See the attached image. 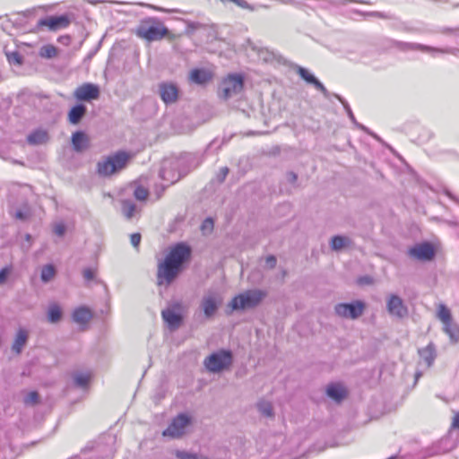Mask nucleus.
Here are the masks:
<instances>
[{"instance_id":"f704fd0d","label":"nucleus","mask_w":459,"mask_h":459,"mask_svg":"<svg viewBox=\"0 0 459 459\" xmlns=\"http://www.w3.org/2000/svg\"><path fill=\"white\" fill-rule=\"evenodd\" d=\"M175 455L178 459H209L205 455H198L195 453H190L184 450H176Z\"/></svg>"},{"instance_id":"c85d7f7f","label":"nucleus","mask_w":459,"mask_h":459,"mask_svg":"<svg viewBox=\"0 0 459 459\" xmlns=\"http://www.w3.org/2000/svg\"><path fill=\"white\" fill-rule=\"evenodd\" d=\"M121 209L124 216L127 220H131L137 212L136 204L131 200H123L121 203Z\"/></svg>"},{"instance_id":"680f3d73","label":"nucleus","mask_w":459,"mask_h":459,"mask_svg":"<svg viewBox=\"0 0 459 459\" xmlns=\"http://www.w3.org/2000/svg\"><path fill=\"white\" fill-rule=\"evenodd\" d=\"M420 377H421V373H420V372H416V373H415V380H416V381H417Z\"/></svg>"},{"instance_id":"9d476101","label":"nucleus","mask_w":459,"mask_h":459,"mask_svg":"<svg viewBox=\"0 0 459 459\" xmlns=\"http://www.w3.org/2000/svg\"><path fill=\"white\" fill-rule=\"evenodd\" d=\"M180 308L181 305L176 303L161 311L162 319L171 332L178 330L183 324L184 317L179 312Z\"/></svg>"},{"instance_id":"4be33fe9","label":"nucleus","mask_w":459,"mask_h":459,"mask_svg":"<svg viewBox=\"0 0 459 459\" xmlns=\"http://www.w3.org/2000/svg\"><path fill=\"white\" fill-rule=\"evenodd\" d=\"M87 113V107L82 103L75 104L68 112V120L72 125L79 124Z\"/></svg>"},{"instance_id":"20e7f679","label":"nucleus","mask_w":459,"mask_h":459,"mask_svg":"<svg viewBox=\"0 0 459 459\" xmlns=\"http://www.w3.org/2000/svg\"><path fill=\"white\" fill-rule=\"evenodd\" d=\"M234 361V356L230 350L221 349L211 353L204 359V365L211 373H221L229 369Z\"/></svg>"},{"instance_id":"de8ad7c7","label":"nucleus","mask_w":459,"mask_h":459,"mask_svg":"<svg viewBox=\"0 0 459 459\" xmlns=\"http://www.w3.org/2000/svg\"><path fill=\"white\" fill-rule=\"evenodd\" d=\"M12 268L10 266H5L0 270V285H3L7 281L9 275L11 274Z\"/></svg>"},{"instance_id":"5fc2aeb1","label":"nucleus","mask_w":459,"mask_h":459,"mask_svg":"<svg viewBox=\"0 0 459 459\" xmlns=\"http://www.w3.org/2000/svg\"><path fill=\"white\" fill-rule=\"evenodd\" d=\"M265 263H266V265H267L269 268L273 269V268H274V267H275L276 263H277L276 257H275L274 255H268V256L266 257V259H265Z\"/></svg>"},{"instance_id":"4c0bfd02","label":"nucleus","mask_w":459,"mask_h":459,"mask_svg":"<svg viewBox=\"0 0 459 459\" xmlns=\"http://www.w3.org/2000/svg\"><path fill=\"white\" fill-rule=\"evenodd\" d=\"M23 402L26 405H36L39 403V394L37 391H31L29 392L24 399Z\"/></svg>"},{"instance_id":"13d9d810","label":"nucleus","mask_w":459,"mask_h":459,"mask_svg":"<svg viewBox=\"0 0 459 459\" xmlns=\"http://www.w3.org/2000/svg\"><path fill=\"white\" fill-rule=\"evenodd\" d=\"M187 28L194 30L199 28V23L195 22H187Z\"/></svg>"},{"instance_id":"b1692460","label":"nucleus","mask_w":459,"mask_h":459,"mask_svg":"<svg viewBox=\"0 0 459 459\" xmlns=\"http://www.w3.org/2000/svg\"><path fill=\"white\" fill-rule=\"evenodd\" d=\"M72 144L75 152H81L89 147V139L84 132L76 131L72 135Z\"/></svg>"},{"instance_id":"a878e982","label":"nucleus","mask_w":459,"mask_h":459,"mask_svg":"<svg viewBox=\"0 0 459 459\" xmlns=\"http://www.w3.org/2000/svg\"><path fill=\"white\" fill-rule=\"evenodd\" d=\"M333 96L334 98H336L343 106L346 113H347V116L349 117V118L351 119V121L359 129L365 131V132H368V128L366 126H364L363 125H360L357 122L356 118H355V116L349 105V103L346 101L345 99H343L342 96H340L339 94L337 93H333Z\"/></svg>"},{"instance_id":"7ed1b4c3","label":"nucleus","mask_w":459,"mask_h":459,"mask_svg":"<svg viewBox=\"0 0 459 459\" xmlns=\"http://www.w3.org/2000/svg\"><path fill=\"white\" fill-rule=\"evenodd\" d=\"M131 155L124 151L106 157L97 164V172L101 177H109L117 174L126 168Z\"/></svg>"},{"instance_id":"e433bc0d","label":"nucleus","mask_w":459,"mask_h":459,"mask_svg":"<svg viewBox=\"0 0 459 459\" xmlns=\"http://www.w3.org/2000/svg\"><path fill=\"white\" fill-rule=\"evenodd\" d=\"M14 218L16 220H19V221H26L27 220L30 219V217L31 216V212H30V207H28L27 205L23 206L22 208L21 209H18L15 213H14Z\"/></svg>"},{"instance_id":"2f4dec72","label":"nucleus","mask_w":459,"mask_h":459,"mask_svg":"<svg viewBox=\"0 0 459 459\" xmlns=\"http://www.w3.org/2000/svg\"><path fill=\"white\" fill-rule=\"evenodd\" d=\"M159 176L161 179L169 182L170 184L176 183L180 178V175H176L175 173L170 175V170L163 165L160 170Z\"/></svg>"},{"instance_id":"f03ea898","label":"nucleus","mask_w":459,"mask_h":459,"mask_svg":"<svg viewBox=\"0 0 459 459\" xmlns=\"http://www.w3.org/2000/svg\"><path fill=\"white\" fill-rule=\"evenodd\" d=\"M267 297V291L260 289L247 290L236 295L228 304L231 311L253 309Z\"/></svg>"},{"instance_id":"c756f323","label":"nucleus","mask_w":459,"mask_h":459,"mask_svg":"<svg viewBox=\"0 0 459 459\" xmlns=\"http://www.w3.org/2000/svg\"><path fill=\"white\" fill-rule=\"evenodd\" d=\"M256 408L262 416L266 418H273L274 411L272 403L261 400L256 403Z\"/></svg>"},{"instance_id":"864d4df0","label":"nucleus","mask_w":459,"mask_h":459,"mask_svg":"<svg viewBox=\"0 0 459 459\" xmlns=\"http://www.w3.org/2000/svg\"><path fill=\"white\" fill-rule=\"evenodd\" d=\"M82 275H83L85 280L91 281V280H93L95 278V272L91 268H85L82 271Z\"/></svg>"},{"instance_id":"09e8293b","label":"nucleus","mask_w":459,"mask_h":459,"mask_svg":"<svg viewBox=\"0 0 459 459\" xmlns=\"http://www.w3.org/2000/svg\"><path fill=\"white\" fill-rule=\"evenodd\" d=\"M220 1L223 4L231 2L244 9H251V10L253 9L246 0H220Z\"/></svg>"},{"instance_id":"473e14b6","label":"nucleus","mask_w":459,"mask_h":459,"mask_svg":"<svg viewBox=\"0 0 459 459\" xmlns=\"http://www.w3.org/2000/svg\"><path fill=\"white\" fill-rule=\"evenodd\" d=\"M437 317L446 325H450L452 321V316L450 310L444 304L439 305L437 310Z\"/></svg>"},{"instance_id":"a211bd4d","label":"nucleus","mask_w":459,"mask_h":459,"mask_svg":"<svg viewBox=\"0 0 459 459\" xmlns=\"http://www.w3.org/2000/svg\"><path fill=\"white\" fill-rule=\"evenodd\" d=\"M326 395L336 403L343 401L348 392L341 383H330L325 389Z\"/></svg>"},{"instance_id":"72a5a7b5","label":"nucleus","mask_w":459,"mask_h":459,"mask_svg":"<svg viewBox=\"0 0 459 459\" xmlns=\"http://www.w3.org/2000/svg\"><path fill=\"white\" fill-rule=\"evenodd\" d=\"M175 455L178 459H209L205 455H198L195 453H190L184 450H176Z\"/></svg>"},{"instance_id":"49530a36","label":"nucleus","mask_w":459,"mask_h":459,"mask_svg":"<svg viewBox=\"0 0 459 459\" xmlns=\"http://www.w3.org/2000/svg\"><path fill=\"white\" fill-rule=\"evenodd\" d=\"M310 84H312L317 91H319L325 99L330 97L331 93L317 78H316L315 81H313Z\"/></svg>"},{"instance_id":"338daca9","label":"nucleus","mask_w":459,"mask_h":459,"mask_svg":"<svg viewBox=\"0 0 459 459\" xmlns=\"http://www.w3.org/2000/svg\"><path fill=\"white\" fill-rule=\"evenodd\" d=\"M62 39H63V41H65V39H66V40L68 39V37H65V38H64V39H63V37H60V40H62Z\"/></svg>"},{"instance_id":"3c124183","label":"nucleus","mask_w":459,"mask_h":459,"mask_svg":"<svg viewBox=\"0 0 459 459\" xmlns=\"http://www.w3.org/2000/svg\"><path fill=\"white\" fill-rule=\"evenodd\" d=\"M142 236L140 233H133L130 236L131 244L134 247L137 248L140 245Z\"/></svg>"},{"instance_id":"dca6fc26","label":"nucleus","mask_w":459,"mask_h":459,"mask_svg":"<svg viewBox=\"0 0 459 459\" xmlns=\"http://www.w3.org/2000/svg\"><path fill=\"white\" fill-rule=\"evenodd\" d=\"M100 87L93 83H83L74 91V97L79 101H91L100 97Z\"/></svg>"},{"instance_id":"5701e85b","label":"nucleus","mask_w":459,"mask_h":459,"mask_svg":"<svg viewBox=\"0 0 459 459\" xmlns=\"http://www.w3.org/2000/svg\"><path fill=\"white\" fill-rule=\"evenodd\" d=\"M190 80L196 84H205L212 78L211 72L203 68H195L190 72Z\"/></svg>"},{"instance_id":"423d86ee","label":"nucleus","mask_w":459,"mask_h":459,"mask_svg":"<svg viewBox=\"0 0 459 459\" xmlns=\"http://www.w3.org/2000/svg\"><path fill=\"white\" fill-rule=\"evenodd\" d=\"M182 268L178 264H173L168 258H164L162 262L158 264L157 271V284L158 285H170L182 272Z\"/></svg>"},{"instance_id":"7c9ffc66","label":"nucleus","mask_w":459,"mask_h":459,"mask_svg":"<svg viewBox=\"0 0 459 459\" xmlns=\"http://www.w3.org/2000/svg\"><path fill=\"white\" fill-rule=\"evenodd\" d=\"M56 268L53 264H48L42 267L40 278L43 282H48L56 275Z\"/></svg>"},{"instance_id":"f3484780","label":"nucleus","mask_w":459,"mask_h":459,"mask_svg":"<svg viewBox=\"0 0 459 459\" xmlns=\"http://www.w3.org/2000/svg\"><path fill=\"white\" fill-rule=\"evenodd\" d=\"M393 45L402 51H412V50H420L423 52H428L430 54L436 53H446L447 51L442 48H433L422 44L418 43H408L403 41H393Z\"/></svg>"},{"instance_id":"cd10ccee","label":"nucleus","mask_w":459,"mask_h":459,"mask_svg":"<svg viewBox=\"0 0 459 459\" xmlns=\"http://www.w3.org/2000/svg\"><path fill=\"white\" fill-rule=\"evenodd\" d=\"M63 316V311L56 303L50 304L48 308V320L51 324L58 323Z\"/></svg>"},{"instance_id":"2eb2a0df","label":"nucleus","mask_w":459,"mask_h":459,"mask_svg":"<svg viewBox=\"0 0 459 459\" xmlns=\"http://www.w3.org/2000/svg\"><path fill=\"white\" fill-rule=\"evenodd\" d=\"M221 303V297L217 293L210 291L203 297L200 307L204 311L205 317L211 318L217 312Z\"/></svg>"},{"instance_id":"c9c22d12","label":"nucleus","mask_w":459,"mask_h":459,"mask_svg":"<svg viewBox=\"0 0 459 459\" xmlns=\"http://www.w3.org/2000/svg\"><path fill=\"white\" fill-rule=\"evenodd\" d=\"M8 62L11 65H22L23 57L18 51L5 52Z\"/></svg>"},{"instance_id":"37998d69","label":"nucleus","mask_w":459,"mask_h":459,"mask_svg":"<svg viewBox=\"0 0 459 459\" xmlns=\"http://www.w3.org/2000/svg\"><path fill=\"white\" fill-rule=\"evenodd\" d=\"M298 74L304 81L309 84L316 78L314 74H310L307 69L301 66H299Z\"/></svg>"},{"instance_id":"0e129e2a","label":"nucleus","mask_w":459,"mask_h":459,"mask_svg":"<svg viewBox=\"0 0 459 459\" xmlns=\"http://www.w3.org/2000/svg\"><path fill=\"white\" fill-rule=\"evenodd\" d=\"M30 238H31V236H30V234H27V235H26V239H27V240L30 239Z\"/></svg>"},{"instance_id":"4468645a","label":"nucleus","mask_w":459,"mask_h":459,"mask_svg":"<svg viewBox=\"0 0 459 459\" xmlns=\"http://www.w3.org/2000/svg\"><path fill=\"white\" fill-rule=\"evenodd\" d=\"M408 255L420 261H431L436 255V250L431 243L422 242L409 248Z\"/></svg>"},{"instance_id":"58836bf2","label":"nucleus","mask_w":459,"mask_h":459,"mask_svg":"<svg viewBox=\"0 0 459 459\" xmlns=\"http://www.w3.org/2000/svg\"><path fill=\"white\" fill-rule=\"evenodd\" d=\"M139 4L141 6H145V7L151 8L152 10L162 12V13H185L183 11H181L179 9H167V8H163V7H160V6L153 5V4H143V3H141Z\"/></svg>"},{"instance_id":"79ce46f5","label":"nucleus","mask_w":459,"mask_h":459,"mask_svg":"<svg viewBox=\"0 0 459 459\" xmlns=\"http://www.w3.org/2000/svg\"><path fill=\"white\" fill-rule=\"evenodd\" d=\"M57 54L56 48L51 45L44 46L40 50V55L43 57L52 58Z\"/></svg>"},{"instance_id":"6e6552de","label":"nucleus","mask_w":459,"mask_h":459,"mask_svg":"<svg viewBox=\"0 0 459 459\" xmlns=\"http://www.w3.org/2000/svg\"><path fill=\"white\" fill-rule=\"evenodd\" d=\"M365 309V303L356 300L350 303H339L334 307L335 313L344 318L357 319Z\"/></svg>"},{"instance_id":"aec40b11","label":"nucleus","mask_w":459,"mask_h":459,"mask_svg":"<svg viewBox=\"0 0 459 459\" xmlns=\"http://www.w3.org/2000/svg\"><path fill=\"white\" fill-rule=\"evenodd\" d=\"M29 340V333L26 329L20 328L12 345V351L19 355L23 351Z\"/></svg>"},{"instance_id":"6ab92c4d","label":"nucleus","mask_w":459,"mask_h":459,"mask_svg":"<svg viewBox=\"0 0 459 459\" xmlns=\"http://www.w3.org/2000/svg\"><path fill=\"white\" fill-rule=\"evenodd\" d=\"M92 316L93 315L91 310L85 306H81L75 308L72 315L74 322L81 325H88V323L91 320Z\"/></svg>"},{"instance_id":"69168bd1","label":"nucleus","mask_w":459,"mask_h":459,"mask_svg":"<svg viewBox=\"0 0 459 459\" xmlns=\"http://www.w3.org/2000/svg\"><path fill=\"white\" fill-rule=\"evenodd\" d=\"M62 39H63V41H65V39H66V40L68 39V37H65V38H64V39H63V37H60V40H62Z\"/></svg>"},{"instance_id":"a18cd8bd","label":"nucleus","mask_w":459,"mask_h":459,"mask_svg":"<svg viewBox=\"0 0 459 459\" xmlns=\"http://www.w3.org/2000/svg\"><path fill=\"white\" fill-rule=\"evenodd\" d=\"M310 84H312L317 91H319L325 99L330 97L331 93L317 78H316L315 81H313Z\"/></svg>"},{"instance_id":"052dcab7","label":"nucleus","mask_w":459,"mask_h":459,"mask_svg":"<svg viewBox=\"0 0 459 459\" xmlns=\"http://www.w3.org/2000/svg\"><path fill=\"white\" fill-rule=\"evenodd\" d=\"M361 281H365L366 283H369L370 282V279L368 277H364L362 279H360Z\"/></svg>"},{"instance_id":"f8f14e48","label":"nucleus","mask_w":459,"mask_h":459,"mask_svg":"<svg viewBox=\"0 0 459 459\" xmlns=\"http://www.w3.org/2000/svg\"><path fill=\"white\" fill-rule=\"evenodd\" d=\"M158 93L161 100L168 106L178 101L179 88L175 82L168 81L161 82L158 84Z\"/></svg>"},{"instance_id":"1a4fd4ad","label":"nucleus","mask_w":459,"mask_h":459,"mask_svg":"<svg viewBox=\"0 0 459 459\" xmlns=\"http://www.w3.org/2000/svg\"><path fill=\"white\" fill-rule=\"evenodd\" d=\"M192 249L190 246L185 242H179L170 248L165 257L183 269L184 264L190 259Z\"/></svg>"},{"instance_id":"6e6d98bb","label":"nucleus","mask_w":459,"mask_h":459,"mask_svg":"<svg viewBox=\"0 0 459 459\" xmlns=\"http://www.w3.org/2000/svg\"><path fill=\"white\" fill-rule=\"evenodd\" d=\"M287 178H288L289 182L295 183L296 180L298 179V176L295 172L290 171V172H288Z\"/></svg>"},{"instance_id":"412c9836","label":"nucleus","mask_w":459,"mask_h":459,"mask_svg":"<svg viewBox=\"0 0 459 459\" xmlns=\"http://www.w3.org/2000/svg\"><path fill=\"white\" fill-rule=\"evenodd\" d=\"M418 352L427 368H430L434 364L437 358V351L432 342L429 343L425 348L420 349Z\"/></svg>"},{"instance_id":"ddd939ff","label":"nucleus","mask_w":459,"mask_h":459,"mask_svg":"<svg viewBox=\"0 0 459 459\" xmlns=\"http://www.w3.org/2000/svg\"><path fill=\"white\" fill-rule=\"evenodd\" d=\"M386 310L390 316L403 319L409 314L403 299L396 294H390L386 299Z\"/></svg>"},{"instance_id":"0eeeda50","label":"nucleus","mask_w":459,"mask_h":459,"mask_svg":"<svg viewBox=\"0 0 459 459\" xmlns=\"http://www.w3.org/2000/svg\"><path fill=\"white\" fill-rule=\"evenodd\" d=\"M191 421L190 416L186 413H179L163 430L162 435L171 438H180L185 435L186 429L191 424Z\"/></svg>"},{"instance_id":"bb28decb","label":"nucleus","mask_w":459,"mask_h":459,"mask_svg":"<svg viewBox=\"0 0 459 459\" xmlns=\"http://www.w3.org/2000/svg\"><path fill=\"white\" fill-rule=\"evenodd\" d=\"M351 240L348 237L335 235L331 238L330 247L334 251H339L351 244Z\"/></svg>"},{"instance_id":"774afa93","label":"nucleus","mask_w":459,"mask_h":459,"mask_svg":"<svg viewBox=\"0 0 459 459\" xmlns=\"http://www.w3.org/2000/svg\"><path fill=\"white\" fill-rule=\"evenodd\" d=\"M62 39H63V41H65V39H66V40L68 39V37H65V38H64V39H63V37H60V40H62Z\"/></svg>"},{"instance_id":"bf43d9fd","label":"nucleus","mask_w":459,"mask_h":459,"mask_svg":"<svg viewBox=\"0 0 459 459\" xmlns=\"http://www.w3.org/2000/svg\"><path fill=\"white\" fill-rule=\"evenodd\" d=\"M453 427L459 429V412L455 416L453 420Z\"/></svg>"},{"instance_id":"393cba45","label":"nucleus","mask_w":459,"mask_h":459,"mask_svg":"<svg viewBox=\"0 0 459 459\" xmlns=\"http://www.w3.org/2000/svg\"><path fill=\"white\" fill-rule=\"evenodd\" d=\"M49 140L48 133L44 129H36L27 136V142L30 145H39L48 143Z\"/></svg>"},{"instance_id":"603ef678","label":"nucleus","mask_w":459,"mask_h":459,"mask_svg":"<svg viewBox=\"0 0 459 459\" xmlns=\"http://www.w3.org/2000/svg\"><path fill=\"white\" fill-rule=\"evenodd\" d=\"M229 169L227 167L221 168L219 173L217 174V179L220 183L223 182L226 177L229 174Z\"/></svg>"},{"instance_id":"f257e3e1","label":"nucleus","mask_w":459,"mask_h":459,"mask_svg":"<svg viewBox=\"0 0 459 459\" xmlns=\"http://www.w3.org/2000/svg\"><path fill=\"white\" fill-rule=\"evenodd\" d=\"M135 35L148 42L160 41L170 35V30L157 17L143 19L135 29Z\"/></svg>"},{"instance_id":"a19ab883","label":"nucleus","mask_w":459,"mask_h":459,"mask_svg":"<svg viewBox=\"0 0 459 459\" xmlns=\"http://www.w3.org/2000/svg\"><path fill=\"white\" fill-rule=\"evenodd\" d=\"M148 195H149V191L142 186H136L134 191V196L135 197V199H137L139 201H145L147 199Z\"/></svg>"},{"instance_id":"8fccbe9b","label":"nucleus","mask_w":459,"mask_h":459,"mask_svg":"<svg viewBox=\"0 0 459 459\" xmlns=\"http://www.w3.org/2000/svg\"><path fill=\"white\" fill-rule=\"evenodd\" d=\"M53 231L56 236L63 237L65 234L66 227L63 222H59L55 224Z\"/></svg>"},{"instance_id":"4d7b16f0","label":"nucleus","mask_w":459,"mask_h":459,"mask_svg":"<svg viewBox=\"0 0 459 459\" xmlns=\"http://www.w3.org/2000/svg\"><path fill=\"white\" fill-rule=\"evenodd\" d=\"M114 453H115V451H114L113 447L110 446V447H108V451L107 455L104 457H102L101 459H111L114 455Z\"/></svg>"},{"instance_id":"c03bdc74","label":"nucleus","mask_w":459,"mask_h":459,"mask_svg":"<svg viewBox=\"0 0 459 459\" xmlns=\"http://www.w3.org/2000/svg\"><path fill=\"white\" fill-rule=\"evenodd\" d=\"M214 221L211 217L206 218L201 225V230L204 235L209 234L212 231Z\"/></svg>"},{"instance_id":"39448f33","label":"nucleus","mask_w":459,"mask_h":459,"mask_svg":"<svg viewBox=\"0 0 459 459\" xmlns=\"http://www.w3.org/2000/svg\"><path fill=\"white\" fill-rule=\"evenodd\" d=\"M243 88L244 77L241 74H232L221 82L219 96L226 100L239 94Z\"/></svg>"},{"instance_id":"ea45409f","label":"nucleus","mask_w":459,"mask_h":459,"mask_svg":"<svg viewBox=\"0 0 459 459\" xmlns=\"http://www.w3.org/2000/svg\"><path fill=\"white\" fill-rule=\"evenodd\" d=\"M74 383L77 386L84 388L88 385L90 381V377L85 374H76L74 377Z\"/></svg>"},{"instance_id":"e2e57ef3","label":"nucleus","mask_w":459,"mask_h":459,"mask_svg":"<svg viewBox=\"0 0 459 459\" xmlns=\"http://www.w3.org/2000/svg\"><path fill=\"white\" fill-rule=\"evenodd\" d=\"M396 458H397V455H392V456H390V457H389V458H387V459H396Z\"/></svg>"},{"instance_id":"9b49d317","label":"nucleus","mask_w":459,"mask_h":459,"mask_svg":"<svg viewBox=\"0 0 459 459\" xmlns=\"http://www.w3.org/2000/svg\"><path fill=\"white\" fill-rule=\"evenodd\" d=\"M71 23V20L67 14L50 15L41 18L38 21L37 27L39 29L47 27L50 31H56L61 29L67 28Z\"/></svg>"}]
</instances>
